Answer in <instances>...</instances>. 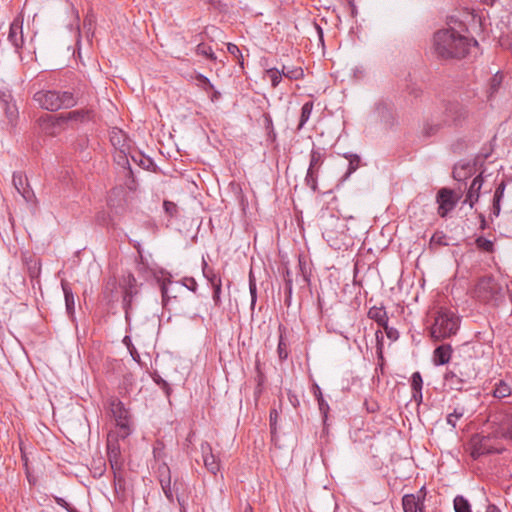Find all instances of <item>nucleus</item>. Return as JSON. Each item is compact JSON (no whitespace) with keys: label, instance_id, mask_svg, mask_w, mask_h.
<instances>
[{"label":"nucleus","instance_id":"f257e3e1","mask_svg":"<svg viewBox=\"0 0 512 512\" xmlns=\"http://www.w3.org/2000/svg\"><path fill=\"white\" fill-rule=\"evenodd\" d=\"M472 40L453 28L441 29L434 33V54L443 60L461 59L468 53Z\"/></svg>","mask_w":512,"mask_h":512},{"label":"nucleus","instance_id":"f03ea898","mask_svg":"<svg viewBox=\"0 0 512 512\" xmlns=\"http://www.w3.org/2000/svg\"><path fill=\"white\" fill-rule=\"evenodd\" d=\"M472 294L479 302L492 307H498L505 299L503 287L493 275L480 277Z\"/></svg>","mask_w":512,"mask_h":512},{"label":"nucleus","instance_id":"7ed1b4c3","mask_svg":"<svg viewBox=\"0 0 512 512\" xmlns=\"http://www.w3.org/2000/svg\"><path fill=\"white\" fill-rule=\"evenodd\" d=\"M459 327V316L448 308L440 307L435 313L430 335L434 341H442L456 335Z\"/></svg>","mask_w":512,"mask_h":512},{"label":"nucleus","instance_id":"20e7f679","mask_svg":"<svg viewBox=\"0 0 512 512\" xmlns=\"http://www.w3.org/2000/svg\"><path fill=\"white\" fill-rule=\"evenodd\" d=\"M469 110L467 106L457 100L444 101L442 103L441 118L446 127H462L468 120Z\"/></svg>","mask_w":512,"mask_h":512},{"label":"nucleus","instance_id":"39448f33","mask_svg":"<svg viewBox=\"0 0 512 512\" xmlns=\"http://www.w3.org/2000/svg\"><path fill=\"white\" fill-rule=\"evenodd\" d=\"M109 407L116 422V429L110 432H116L124 440L132 433L129 412L118 398H111Z\"/></svg>","mask_w":512,"mask_h":512},{"label":"nucleus","instance_id":"423d86ee","mask_svg":"<svg viewBox=\"0 0 512 512\" xmlns=\"http://www.w3.org/2000/svg\"><path fill=\"white\" fill-rule=\"evenodd\" d=\"M462 197V191H456L451 188H440L436 194V203L438 204L437 213L441 218H446L457 206Z\"/></svg>","mask_w":512,"mask_h":512},{"label":"nucleus","instance_id":"0eeeda50","mask_svg":"<svg viewBox=\"0 0 512 512\" xmlns=\"http://www.w3.org/2000/svg\"><path fill=\"white\" fill-rule=\"evenodd\" d=\"M496 439L490 435L475 434L470 439L471 457L477 460L481 456L489 454H499L501 449L497 448L494 444Z\"/></svg>","mask_w":512,"mask_h":512},{"label":"nucleus","instance_id":"6e6552de","mask_svg":"<svg viewBox=\"0 0 512 512\" xmlns=\"http://www.w3.org/2000/svg\"><path fill=\"white\" fill-rule=\"evenodd\" d=\"M120 435L116 432H109L107 435V457L115 479L123 470L124 459L121 454L119 440Z\"/></svg>","mask_w":512,"mask_h":512},{"label":"nucleus","instance_id":"1a4fd4ad","mask_svg":"<svg viewBox=\"0 0 512 512\" xmlns=\"http://www.w3.org/2000/svg\"><path fill=\"white\" fill-rule=\"evenodd\" d=\"M469 374L462 367L460 362H453L443 375L444 382L452 390L461 391L468 381Z\"/></svg>","mask_w":512,"mask_h":512},{"label":"nucleus","instance_id":"9d476101","mask_svg":"<svg viewBox=\"0 0 512 512\" xmlns=\"http://www.w3.org/2000/svg\"><path fill=\"white\" fill-rule=\"evenodd\" d=\"M41 130L50 136L58 135L65 128V121L61 114H44L38 119Z\"/></svg>","mask_w":512,"mask_h":512},{"label":"nucleus","instance_id":"9b49d317","mask_svg":"<svg viewBox=\"0 0 512 512\" xmlns=\"http://www.w3.org/2000/svg\"><path fill=\"white\" fill-rule=\"evenodd\" d=\"M33 100L44 110L58 111V90H40L33 96Z\"/></svg>","mask_w":512,"mask_h":512},{"label":"nucleus","instance_id":"f8f14e48","mask_svg":"<svg viewBox=\"0 0 512 512\" xmlns=\"http://www.w3.org/2000/svg\"><path fill=\"white\" fill-rule=\"evenodd\" d=\"M0 104L9 122L13 123L18 117V109L11 91L5 87L0 89Z\"/></svg>","mask_w":512,"mask_h":512},{"label":"nucleus","instance_id":"ddd939ff","mask_svg":"<svg viewBox=\"0 0 512 512\" xmlns=\"http://www.w3.org/2000/svg\"><path fill=\"white\" fill-rule=\"evenodd\" d=\"M13 185L25 201L33 202L36 199L35 194L28 183L27 176L24 173H13Z\"/></svg>","mask_w":512,"mask_h":512},{"label":"nucleus","instance_id":"4468645a","mask_svg":"<svg viewBox=\"0 0 512 512\" xmlns=\"http://www.w3.org/2000/svg\"><path fill=\"white\" fill-rule=\"evenodd\" d=\"M205 468L213 475L220 471V461L212 452V447L207 441L200 445Z\"/></svg>","mask_w":512,"mask_h":512},{"label":"nucleus","instance_id":"2eb2a0df","mask_svg":"<svg viewBox=\"0 0 512 512\" xmlns=\"http://www.w3.org/2000/svg\"><path fill=\"white\" fill-rule=\"evenodd\" d=\"M484 183V177L482 173L477 175L471 182L469 189L466 194V198L463 203L468 204L470 208H473L475 204L479 201L480 191Z\"/></svg>","mask_w":512,"mask_h":512},{"label":"nucleus","instance_id":"dca6fc26","mask_svg":"<svg viewBox=\"0 0 512 512\" xmlns=\"http://www.w3.org/2000/svg\"><path fill=\"white\" fill-rule=\"evenodd\" d=\"M453 349L450 344H441L437 346L433 351V364L435 366H443L450 362L452 357Z\"/></svg>","mask_w":512,"mask_h":512},{"label":"nucleus","instance_id":"f3484780","mask_svg":"<svg viewBox=\"0 0 512 512\" xmlns=\"http://www.w3.org/2000/svg\"><path fill=\"white\" fill-rule=\"evenodd\" d=\"M80 93L75 89L58 90L59 109H69L78 104Z\"/></svg>","mask_w":512,"mask_h":512},{"label":"nucleus","instance_id":"a211bd4d","mask_svg":"<svg viewBox=\"0 0 512 512\" xmlns=\"http://www.w3.org/2000/svg\"><path fill=\"white\" fill-rule=\"evenodd\" d=\"M474 172V164L470 162H458L453 167L452 176L456 181L462 182L470 178Z\"/></svg>","mask_w":512,"mask_h":512},{"label":"nucleus","instance_id":"6ab92c4d","mask_svg":"<svg viewBox=\"0 0 512 512\" xmlns=\"http://www.w3.org/2000/svg\"><path fill=\"white\" fill-rule=\"evenodd\" d=\"M62 290L65 298V308L68 317L74 321L75 319V297L74 293L67 281H61Z\"/></svg>","mask_w":512,"mask_h":512},{"label":"nucleus","instance_id":"aec40b11","mask_svg":"<svg viewBox=\"0 0 512 512\" xmlns=\"http://www.w3.org/2000/svg\"><path fill=\"white\" fill-rule=\"evenodd\" d=\"M118 283L115 277H109L103 284L102 295L103 299L108 303H113L117 300Z\"/></svg>","mask_w":512,"mask_h":512},{"label":"nucleus","instance_id":"412c9836","mask_svg":"<svg viewBox=\"0 0 512 512\" xmlns=\"http://www.w3.org/2000/svg\"><path fill=\"white\" fill-rule=\"evenodd\" d=\"M8 40L11 44L19 49L22 47L24 43L23 34H22V23L18 20H14L9 27Z\"/></svg>","mask_w":512,"mask_h":512},{"label":"nucleus","instance_id":"4be33fe9","mask_svg":"<svg viewBox=\"0 0 512 512\" xmlns=\"http://www.w3.org/2000/svg\"><path fill=\"white\" fill-rule=\"evenodd\" d=\"M92 110L89 109H79V110H73L65 114H61L64 118L65 124L68 123V121H75V122H86L89 121L92 117Z\"/></svg>","mask_w":512,"mask_h":512},{"label":"nucleus","instance_id":"5701e85b","mask_svg":"<svg viewBox=\"0 0 512 512\" xmlns=\"http://www.w3.org/2000/svg\"><path fill=\"white\" fill-rule=\"evenodd\" d=\"M404 512H423V504L414 494H406L402 498Z\"/></svg>","mask_w":512,"mask_h":512},{"label":"nucleus","instance_id":"b1692460","mask_svg":"<svg viewBox=\"0 0 512 512\" xmlns=\"http://www.w3.org/2000/svg\"><path fill=\"white\" fill-rule=\"evenodd\" d=\"M368 317L374 320L379 326H386L388 315L384 307L373 306L368 311Z\"/></svg>","mask_w":512,"mask_h":512},{"label":"nucleus","instance_id":"393cba45","mask_svg":"<svg viewBox=\"0 0 512 512\" xmlns=\"http://www.w3.org/2000/svg\"><path fill=\"white\" fill-rule=\"evenodd\" d=\"M278 330H279V341H278V346H277V354H278L279 360L281 362H283L288 358V355H289L288 344L284 337L286 328L280 324L278 327Z\"/></svg>","mask_w":512,"mask_h":512},{"label":"nucleus","instance_id":"a878e982","mask_svg":"<svg viewBox=\"0 0 512 512\" xmlns=\"http://www.w3.org/2000/svg\"><path fill=\"white\" fill-rule=\"evenodd\" d=\"M115 161L118 165L122 166L125 170V176L131 179V182L134 183L133 178V171L131 169L129 160L127 158V155L125 153V150L122 148H119V151L114 156Z\"/></svg>","mask_w":512,"mask_h":512},{"label":"nucleus","instance_id":"bb28decb","mask_svg":"<svg viewBox=\"0 0 512 512\" xmlns=\"http://www.w3.org/2000/svg\"><path fill=\"white\" fill-rule=\"evenodd\" d=\"M492 394L495 398L503 399L512 394V388L505 380L500 379L495 383Z\"/></svg>","mask_w":512,"mask_h":512},{"label":"nucleus","instance_id":"cd10ccee","mask_svg":"<svg viewBox=\"0 0 512 512\" xmlns=\"http://www.w3.org/2000/svg\"><path fill=\"white\" fill-rule=\"evenodd\" d=\"M137 294L136 290L125 289L123 294V309L125 312V320L130 323V311L132 309V301L134 296Z\"/></svg>","mask_w":512,"mask_h":512},{"label":"nucleus","instance_id":"c85d7f7f","mask_svg":"<svg viewBox=\"0 0 512 512\" xmlns=\"http://www.w3.org/2000/svg\"><path fill=\"white\" fill-rule=\"evenodd\" d=\"M444 127H446V125L444 124L442 118L440 117V119L438 120L432 119L430 121H427L424 125L423 132L425 136L431 137Z\"/></svg>","mask_w":512,"mask_h":512},{"label":"nucleus","instance_id":"c756f323","mask_svg":"<svg viewBox=\"0 0 512 512\" xmlns=\"http://www.w3.org/2000/svg\"><path fill=\"white\" fill-rule=\"evenodd\" d=\"M283 77L288 78L289 80H299L304 77V71L301 67H288L282 65L280 69Z\"/></svg>","mask_w":512,"mask_h":512},{"label":"nucleus","instance_id":"7c9ffc66","mask_svg":"<svg viewBox=\"0 0 512 512\" xmlns=\"http://www.w3.org/2000/svg\"><path fill=\"white\" fill-rule=\"evenodd\" d=\"M203 275L206 278L207 282L210 286L216 285V283H222L220 275L215 272V270L210 267L205 261H203L202 266Z\"/></svg>","mask_w":512,"mask_h":512},{"label":"nucleus","instance_id":"2f4dec72","mask_svg":"<svg viewBox=\"0 0 512 512\" xmlns=\"http://www.w3.org/2000/svg\"><path fill=\"white\" fill-rule=\"evenodd\" d=\"M324 162V154L319 149H312L310 154L309 170L319 172V168Z\"/></svg>","mask_w":512,"mask_h":512},{"label":"nucleus","instance_id":"473e14b6","mask_svg":"<svg viewBox=\"0 0 512 512\" xmlns=\"http://www.w3.org/2000/svg\"><path fill=\"white\" fill-rule=\"evenodd\" d=\"M312 110H313V102L312 101H308L303 104V106L301 108L299 124L297 127L298 131L301 130L304 127V125L306 124V122L309 120Z\"/></svg>","mask_w":512,"mask_h":512},{"label":"nucleus","instance_id":"72a5a7b5","mask_svg":"<svg viewBox=\"0 0 512 512\" xmlns=\"http://www.w3.org/2000/svg\"><path fill=\"white\" fill-rule=\"evenodd\" d=\"M453 504L455 512H472L469 501L462 495H457Z\"/></svg>","mask_w":512,"mask_h":512},{"label":"nucleus","instance_id":"f704fd0d","mask_svg":"<svg viewBox=\"0 0 512 512\" xmlns=\"http://www.w3.org/2000/svg\"><path fill=\"white\" fill-rule=\"evenodd\" d=\"M156 474L159 483H166L168 481H171V471L169 466L165 462L159 463Z\"/></svg>","mask_w":512,"mask_h":512},{"label":"nucleus","instance_id":"c9c22d12","mask_svg":"<svg viewBox=\"0 0 512 512\" xmlns=\"http://www.w3.org/2000/svg\"><path fill=\"white\" fill-rule=\"evenodd\" d=\"M476 247L486 253H493L495 251L493 241L486 239L483 236H479L475 239Z\"/></svg>","mask_w":512,"mask_h":512},{"label":"nucleus","instance_id":"e433bc0d","mask_svg":"<svg viewBox=\"0 0 512 512\" xmlns=\"http://www.w3.org/2000/svg\"><path fill=\"white\" fill-rule=\"evenodd\" d=\"M196 54L204 56V57L208 58L211 61H216V59H217V57H216L215 53L213 52L211 46H209V45H207L205 43H200V44L197 45V47H196Z\"/></svg>","mask_w":512,"mask_h":512},{"label":"nucleus","instance_id":"4c0bfd02","mask_svg":"<svg viewBox=\"0 0 512 512\" xmlns=\"http://www.w3.org/2000/svg\"><path fill=\"white\" fill-rule=\"evenodd\" d=\"M266 76L270 79L271 86L276 88L282 81V73L278 68H270L265 71Z\"/></svg>","mask_w":512,"mask_h":512},{"label":"nucleus","instance_id":"58836bf2","mask_svg":"<svg viewBox=\"0 0 512 512\" xmlns=\"http://www.w3.org/2000/svg\"><path fill=\"white\" fill-rule=\"evenodd\" d=\"M249 292H250V296H251L250 307H251V310H254V307L257 302V286H256V279L254 277L252 270H250V273H249Z\"/></svg>","mask_w":512,"mask_h":512},{"label":"nucleus","instance_id":"ea45409f","mask_svg":"<svg viewBox=\"0 0 512 512\" xmlns=\"http://www.w3.org/2000/svg\"><path fill=\"white\" fill-rule=\"evenodd\" d=\"M349 156L351 157V159L349 161L347 172L345 173V175L343 177L344 180L348 179L350 177V175L352 173H354L360 167V164H361V159H360L359 155L349 154Z\"/></svg>","mask_w":512,"mask_h":512},{"label":"nucleus","instance_id":"a19ab883","mask_svg":"<svg viewBox=\"0 0 512 512\" xmlns=\"http://www.w3.org/2000/svg\"><path fill=\"white\" fill-rule=\"evenodd\" d=\"M504 197L502 196H499V195H495L493 194V198H492V205H491V208H490V218L491 220H493V217H498L500 215V212H501V202L503 200Z\"/></svg>","mask_w":512,"mask_h":512},{"label":"nucleus","instance_id":"79ce46f5","mask_svg":"<svg viewBox=\"0 0 512 512\" xmlns=\"http://www.w3.org/2000/svg\"><path fill=\"white\" fill-rule=\"evenodd\" d=\"M153 381L164 391L167 397L171 394V387L169 383L164 380L157 372H154L152 375Z\"/></svg>","mask_w":512,"mask_h":512},{"label":"nucleus","instance_id":"37998d69","mask_svg":"<svg viewBox=\"0 0 512 512\" xmlns=\"http://www.w3.org/2000/svg\"><path fill=\"white\" fill-rule=\"evenodd\" d=\"M317 179H318V172H317V170L313 171V170H309L308 169L306 177H305V183L314 192L317 191V188H318Z\"/></svg>","mask_w":512,"mask_h":512},{"label":"nucleus","instance_id":"c03bdc74","mask_svg":"<svg viewBox=\"0 0 512 512\" xmlns=\"http://www.w3.org/2000/svg\"><path fill=\"white\" fill-rule=\"evenodd\" d=\"M298 266L301 273L302 281L305 284H310L311 271L307 267L305 259L299 258Z\"/></svg>","mask_w":512,"mask_h":512},{"label":"nucleus","instance_id":"a18cd8bd","mask_svg":"<svg viewBox=\"0 0 512 512\" xmlns=\"http://www.w3.org/2000/svg\"><path fill=\"white\" fill-rule=\"evenodd\" d=\"M448 243L446 241V234L442 231H436L431 239H430V246H447Z\"/></svg>","mask_w":512,"mask_h":512},{"label":"nucleus","instance_id":"49530a36","mask_svg":"<svg viewBox=\"0 0 512 512\" xmlns=\"http://www.w3.org/2000/svg\"><path fill=\"white\" fill-rule=\"evenodd\" d=\"M228 52L237 59L238 64L243 68L244 67V59L241 50L236 44L228 43L227 45Z\"/></svg>","mask_w":512,"mask_h":512},{"label":"nucleus","instance_id":"de8ad7c7","mask_svg":"<svg viewBox=\"0 0 512 512\" xmlns=\"http://www.w3.org/2000/svg\"><path fill=\"white\" fill-rule=\"evenodd\" d=\"M163 209L169 218L177 217L178 206L176 203L169 201V200H165L163 202Z\"/></svg>","mask_w":512,"mask_h":512},{"label":"nucleus","instance_id":"09e8293b","mask_svg":"<svg viewBox=\"0 0 512 512\" xmlns=\"http://www.w3.org/2000/svg\"><path fill=\"white\" fill-rule=\"evenodd\" d=\"M211 288L213 291L212 299H213L214 305L216 307H220L222 305V300H221L222 283H216V285L211 286Z\"/></svg>","mask_w":512,"mask_h":512},{"label":"nucleus","instance_id":"8fccbe9b","mask_svg":"<svg viewBox=\"0 0 512 512\" xmlns=\"http://www.w3.org/2000/svg\"><path fill=\"white\" fill-rule=\"evenodd\" d=\"M123 343L126 345L127 349L129 350L132 358L136 361V362H139L140 361V355L139 353L137 352L135 346L133 345L132 343V340L130 338V336H125L123 338Z\"/></svg>","mask_w":512,"mask_h":512},{"label":"nucleus","instance_id":"3c124183","mask_svg":"<svg viewBox=\"0 0 512 512\" xmlns=\"http://www.w3.org/2000/svg\"><path fill=\"white\" fill-rule=\"evenodd\" d=\"M159 283H160V290H161V295H162V302H163V305H167L169 299H170V296L168 295V287H167V283H172V281L170 280V278L168 279H163V280H158Z\"/></svg>","mask_w":512,"mask_h":512},{"label":"nucleus","instance_id":"603ef678","mask_svg":"<svg viewBox=\"0 0 512 512\" xmlns=\"http://www.w3.org/2000/svg\"><path fill=\"white\" fill-rule=\"evenodd\" d=\"M320 414L322 416L323 423L326 424L328 419V413L330 410L329 404L324 398L317 401Z\"/></svg>","mask_w":512,"mask_h":512},{"label":"nucleus","instance_id":"864d4df0","mask_svg":"<svg viewBox=\"0 0 512 512\" xmlns=\"http://www.w3.org/2000/svg\"><path fill=\"white\" fill-rule=\"evenodd\" d=\"M423 388V379L419 371H416L411 376V389L412 390H422Z\"/></svg>","mask_w":512,"mask_h":512},{"label":"nucleus","instance_id":"5fc2aeb1","mask_svg":"<svg viewBox=\"0 0 512 512\" xmlns=\"http://www.w3.org/2000/svg\"><path fill=\"white\" fill-rule=\"evenodd\" d=\"M160 486H161L163 493H164L165 497L167 498V500L170 503H173L175 501V496H174L173 488L171 485V481H168L166 483H164V482L160 483Z\"/></svg>","mask_w":512,"mask_h":512},{"label":"nucleus","instance_id":"6e6d98bb","mask_svg":"<svg viewBox=\"0 0 512 512\" xmlns=\"http://www.w3.org/2000/svg\"><path fill=\"white\" fill-rule=\"evenodd\" d=\"M132 160L144 169H148L152 164V159L144 156L143 154L132 156Z\"/></svg>","mask_w":512,"mask_h":512},{"label":"nucleus","instance_id":"4d7b16f0","mask_svg":"<svg viewBox=\"0 0 512 512\" xmlns=\"http://www.w3.org/2000/svg\"><path fill=\"white\" fill-rule=\"evenodd\" d=\"M95 24H96V17L93 13H88L86 15V17L84 18V21H83V27L84 29H86L88 32H94V27H95Z\"/></svg>","mask_w":512,"mask_h":512},{"label":"nucleus","instance_id":"13d9d810","mask_svg":"<svg viewBox=\"0 0 512 512\" xmlns=\"http://www.w3.org/2000/svg\"><path fill=\"white\" fill-rule=\"evenodd\" d=\"M196 80L198 81V85L205 91H209V89H213L214 85L210 82V80L203 74H197Z\"/></svg>","mask_w":512,"mask_h":512},{"label":"nucleus","instance_id":"bf43d9fd","mask_svg":"<svg viewBox=\"0 0 512 512\" xmlns=\"http://www.w3.org/2000/svg\"><path fill=\"white\" fill-rule=\"evenodd\" d=\"M110 141L114 147L119 146L120 148L124 149L123 147H124L125 138L121 131L113 132V135L111 136Z\"/></svg>","mask_w":512,"mask_h":512},{"label":"nucleus","instance_id":"052dcab7","mask_svg":"<svg viewBox=\"0 0 512 512\" xmlns=\"http://www.w3.org/2000/svg\"><path fill=\"white\" fill-rule=\"evenodd\" d=\"M375 335H376V340H377V345H376L377 356L380 361H383L384 360V357H383V334L380 330H378Z\"/></svg>","mask_w":512,"mask_h":512},{"label":"nucleus","instance_id":"680f3d73","mask_svg":"<svg viewBox=\"0 0 512 512\" xmlns=\"http://www.w3.org/2000/svg\"><path fill=\"white\" fill-rule=\"evenodd\" d=\"M463 416V411H458V409H454V411L447 416V423L451 425L453 428L456 427V422Z\"/></svg>","mask_w":512,"mask_h":512},{"label":"nucleus","instance_id":"e2e57ef3","mask_svg":"<svg viewBox=\"0 0 512 512\" xmlns=\"http://www.w3.org/2000/svg\"><path fill=\"white\" fill-rule=\"evenodd\" d=\"M504 426V437L506 439L512 440V413L507 416V419L504 422Z\"/></svg>","mask_w":512,"mask_h":512},{"label":"nucleus","instance_id":"0e129e2a","mask_svg":"<svg viewBox=\"0 0 512 512\" xmlns=\"http://www.w3.org/2000/svg\"><path fill=\"white\" fill-rule=\"evenodd\" d=\"M292 292H293V284H291L290 282L285 283V285H284V294H285L284 303L287 307L291 306Z\"/></svg>","mask_w":512,"mask_h":512},{"label":"nucleus","instance_id":"69168bd1","mask_svg":"<svg viewBox=\"0 0 512 512\" xmlns=\"http://www.w3.org/2000/svg\"><path fill=\"white\" fill-rule=\"evenodd\" d=\"M54 500L57 505L64 508L67 512H78V510L72 507L64 498L55 496Z\"/></svg>","mask_w":512,"mask_h":512},{"label":"nucleus","instance_id":"338daca9","mask_svg":"<svg viewBox=\"0 0 512 512\" xmlns=\"http://www.w3.org/2000/svg\"><path fill=\"white\" fill-rule=\"evenodd\" d=\"M182 284L190 291L196 292L198 284L193 277H184L182 280Z\"/></svg>","mask_w":512,"mask_h":512},{"label":"nucleus","instance_id":"774afa93","mask_svg":"<svg viewBox=\"0 0 512 512\" xmlns=\"http://www.w3.org/2000/svg\"><path fill=\"white\" fill-rule=\"evenodd\" d=\"M28 270L32 278L38 277L41 270V263L39 261H34L32 264L29 265Z\"/></svg>","mask_w":512,"mask_h":512}]
</instances>
